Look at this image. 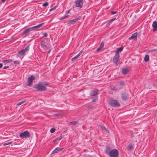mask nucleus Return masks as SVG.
Instances as JSON below:
<instances>
[{"label": "nucleus", "mask_w": 157, "mask_h": 157, "mask_svg": "<svg viewBox=\"0 0 157 157\" xmlns=\"http://www.w3.org/2000/svg\"><path fill=\"white\" fill-rule=\"evenodd\" d=\"M134 148L132 144H129L128 147H127V150L128 151H131Z\"/></svg>", "instance_id": "nucleus-19"}, {"label": "nucleus", "mask_w": 157, "mask_h": 157, "mask_svg": "<svg viewBox=\"0 0 157 157\" xmlns=\"http://www.w3.org/2000/svg\"><path fill=\"white\" fill-rule=\"evenodd\" d=\"M92 101L93 102H94L95 101V100L93 99V100Z\"/></svg>", "instance_id": "nucleus-52"}, {"label": "nucleus", "mask_w": 157, "mask_h": 157, "mask_svg": "<svg viewBox=\"0 0 157 157\" xmlns=\"http://www.w3.org/2000/svg\"><path fill=\"white\" fill-rule=\"evenodd\" d=\"M14 64L16 65H18L20 63V61L17 60V61H13Z\"/></svg>", "instance_id": "nucleus-28"}, {"label": "nucleus", "mask_w": 157, "mask_h": 157, "mask_svg": "<svg viewBox=\"0 0 157 157\" xmlns=\"http://www.w3.org/2000/svg\"><path fill=\"white\" fill-rule=\"evenodd\" d=\"M149 55H146L145 56L144 60L145 62H147L149 60Z\"/></svg>", "instance_id": "nucleus-21"}, {"label": "nucleus", "mask_w": 157, "mask_h": 157, "mask_svg": "<svg viewBox=\"0 0 157 157\" xmlns=\"http://www.w3.org/2000/svg\"><path fill=\"white\" fill-rule=\"evenodd\" d=\"M29 45H28L27 46H26L25 49H23V50H24V51L25 52H26L28 51L29 49Z\"/></svg>", "instance_id": "nucleus-25"}, {"label": "nucleus", "mask_w": 157, "mask_h": 157, "mask_svg": "<svg viewBox=\"0 0 157 157\" xmlns=\"http://www.w3.org/2000/svg\"><path fill=\"white\" fill-rule=\"evenodd\" d=\"M49 83L47 82H40L34 85L33 87L39 91H44L46 90V86Z\"/></svg>", "instance_id": "nucleus-2"}, {"label": "nucleus", "mask_w": 157, "mask_h": 157, "mask_svg": "<svg viewBox=\"0 0 157 157\" xmlns=\"http://www.w3.org/2000/svg\"><path fill=\"white\" fill-rule=\"evenodd\" d=\"M17 57H18V55H17Z\"/></svg>", "instance_id": "nucleus-53"}, {"label": "nucleus", "mask_w": 157, "mask_h": 157, "mask_svg": "<svg viewBox=\"0 0 157 157\" xmlns=\"http://www.w3.org/2000/svg\"><path fill=\"white\" fill-rule=\"evenodd\" d=\"M157 51V50L155 49H153L151 50V51L150 52H155V51Z\"/></svg>", "instance_id": "nucleus-41"}, {"label": "nucleus", "mask_w": 157, "mask_h": 157, "mask_svg": "<svg viewBox=\"0 0 157 157\" xmlns=\"http://www.w3.org/2000/svg\"><path fill=\"white\" fill-rule=\"evenodd\" d=\"M117 85L119 87L118 88L120 90V89L122 88L124 86L125 83L124 82L122 81H121L117 82Z\"/></svg>", "instance_id": "nucleus-11"}, {"label": "nucleus", "mask_w": 157, "mask_h": 157, "mask_svg": "<svg viewBox=\"0 0 157 157\" xmlns=\"http://www.w3.org/2000/svg\"><path fill=\"white\" fill-rule=\"evenodd\" d=\"M35 78L33 75H31L30 77H29L28 78V83L27 84V86H30L33 83V81L35 80Z\"/></svg>", "instance_id": "nucleus-6"}, {"label": "nucleus", "mask_w": 157, "mask_h": 157, "mask_svg": "<svg viewBox=\"0 0 157 157\" xmlns=\"http://www.w3.org/2000/svg\"><path fill=\"white\" fill-rule=\"evenodd\" d=\"M156 81H157V79H156Z\"/></svg>", "instance_id": "nucleus-54"}, {"label": "nucleus", "mask_w": 157, "mask_h": 157, "mask_svg": "<svg viewBox=\"0 0 157 157\" xmlns=\"http://www.w3.org/2000/svg\"><path fill=\"white\" fill-rule=\"evenodd\" d=\"M156 19L157 20V18H156Z\"/></svg>", "instance_id": "nucleus-55"}, {"label": "nucleus", "mask_w": 157, "mask_h": 157, "mask_svg": "<svg viewBox=\"0 0 157 157\" xmlns=\"http://www.w3.org/2000/svg\"><path fill=\"white\" fill-rule=\"evenodd\" d=\"M56 6H55L53 8H52L49 11H52V10H54L56 8Z\"/></svg>", "instance_id": "nucleus-37"}, {"label": "nucleus", "mask_w": 157, "mask_h": 157, "mask_svg": "<svg viewBox=\"0 0 157 157\" xmlns=\"http://www.w3.org/2000/svg\"><path fill=\"white\" fill-rule=\"evenodd\" d=\"M5 0H2V2H5Z\"/></svg>", "instance_id": "nucleus-49"}, {"label": "nucleus", "mask_w": 157, "mask_h": 157, "mask_svg": "<svg viewBox=\"0 0 157 157\" xmlns=\"http://www.w3.org/2000/svg\"><path fill=\"white\" fill-rule=\"evenodd\" d=\"M111 89L112 90L114 91L118 90H119L118 88H117L115 86L111 87Z\"/></svg>", "instance_id": "nucleus-22"}, {"label": "nucleus", "mask_w": 157, "mask_h": 157, "mask_svg": "<svg viewBox=\"0 0 157 157\" xmlns=\"http://www.w3.org/2000/svg\"><path fill=\"white\" fill-rule=\"evenodd\" d=\"M78 123V122L76 121H74L72 122H70V124L71 125H76Z\"/></svg>", "instance_id": "nucleus-27"}, {"label": "nucleus", "mask_w": 157, "mask_h": 157, "mask_svg": "<svg viewBox=\"0 0 157 157\" xmlns=\"http://www.w3.org/2000/svg\"><path fill=\"white\" fill-rule=\"evenodd\" d=\"M12 61V60L11 59H6L3 61V63H10Z\"/></svg>", "instance_id": "nucleus-24"}, {"label": "nucleus", "mask_w": 157, "mask_h": 157, "mask_svg": "<svg viewBox=\"0 0 157 157\" xmlns=\"http://www.w3.org/2000/svg\"><path fill=\"white\" fill-rule=\"evenodd\" d=\"M80 18V17H78L76 18L75 19H73L68 21V22L67 23V24L69 25H74L77 21L79 20Z\"/></svg>", "instance_id": "nucleus-10"}, {"label": "nucleus", "mask_w": 157, "mask_h": 157, "mask_svg": "<svg viewBox=\"0 0 157 157\" xmlns=\"http://www.w3.org/2000/svg\"><path fill=\"white\" fill-rule=\"evenodd\" d=\"M105 154L109 155L110 157H118L119 152L118 150L116 149H112L109 147H107L105 151Z\"/></svg>", "instance_id": "nucleus-1"}, {"label": "nucleus", "mask_w": 157, "mask_h": 157, "mask_svg": "<svg viewBox=\"0 0 157 157\" xmlns=\"http://www.w3.org/2000/svg\"><path fill=\"white\" fill-rule=\"evenodd\" d=\"M9 67V66H5L3 68V69H6L8 68Z\"/></svg>", "instance_id": "nucleus-40"}, {"label": "nucleus", "mask_w": 157, "mask_h": 157, "mask_svg": "<svg viewBox=\"0 0 157 157\" xmlns=\"http://www.w3.org/2000/svg\"><path fill=\"white\" fill-rule=\"evenodd\" d=\"M12 142H9L6 143H4L3 144V146H5V145H9V144H12Z\"/></svg>", "instance_id": "nucleus-33"}, {"label": "nucleus", "mask_w": 157, "mask_h": 157, "mask_svg": "<svg viewBox=\"0 0 157 157\" xmlns=\"http://www.w3.org/2000/svg\"><path fill=\"white\" fill-rule=\"evenodd\" d=\"M152 26L153 28V31L154 32L156 31L157 30V22L156 21L153 22Z\"/></svg>", "instance_id": "nucleus-14"}, {"label": "nucleus", "mask_w": 157, "mask_h": 157, "mask_svg": "<svg viewBox=\"0 0 157 157\" xmlns=\"http://www.w3.org/2000/svg\"><path fill=\"white\" fill-rule=\"evenodd\" d=\"M82 51H81L78 54H79V55H80L82 54Z\"/></svg>", "instance_id": "nucleus-46"}, {"label": "nucleus", "mask_w": 157, "mask_h": 157, "mask_svg": "<svg viewBox=\"0 0 157 157\" xmlns=\"http://www.w3.org/2000/svg\"><path fill=\"white\" fill-rule=\"evenodd\" d=\"M48 5V2H46L44 3L43 5L42 6H47Z\"/></svg>", "instance_id": "nucleus-32"}, {"label": "nucleus", "mask_w": 157, "mask_h": 157, "mask_svg": "<svg viewBox=\"0 0 157 157\" xmlns=\"http://www.w3.org/2000/svg\"><path fill=\"white\" fill-rule=\"evenodd\" d=\"M98 92V90H92L90 92V94L91 96H95L97 95Z\"/></svg>", "instance_id": "nucleus-15"}, {"label": "nucleus", "mask_w": 157, "mask_h": 157, "mask_svg": "<svg viewBox=\"0 0 157 157\" xmlns=\"http://www.w3.org/2000/svg\"><path fill=\"white\" fill-rule=\"evenodd\" d=\"M55 129L54 128H52L50 130V132L51 133H53L55 131Z\"/></svg>", "instance_id": "nucleus-30"}, {"label": "nucleus", "mask_w": 157, "mask_h": 157, "mask_svg": "<svg viewBox=\"0 0 157 157\" xmlns=\"http://www.w3.org/2000/svg\"><path fill=\"white\" fill-rule=\"evenodd\" d=\"M76 56H77L78 57L80 55H79V54H78Z\"/></svg>", "instance_id": "nucleus-50"}, {"label": "nucleus", "mask_w": 157, "mask_h": 157, "mask_svg": "<svg viewBox=\"0 0 157 157\" xmlns=\"http://www.w3.org/2000/svg\"><path fill=\"white\" fill-rule=\"evenodd\" d=\"M115 19H116L115 18H113L110 20L109 21V23H110V22H112L113 21L115 20Z\"/></svg>", "instance_id": "nucleus-39"}, {"label": "nucleus", "mask_w": 157, "mask_h": 157, "mask_svg": "<svg viewBox=\"0 0 157 157\" xmlns=\"http://www.w3.org/2000/svg\"><path fill=\"white\" fill-rule=\"evenodd\" d=\"M123 47L121 46L120 48H118L116 52V54L119 53V52H121L123 49Z\"/></svg>", "instance_id": "nucleus-18"}, {"label": "nucleus", "mask_w": 157, "mask_h": 157, "mask_svg": "<svg viewBox=\"0 0 157 157\" xmlns=\"http://www.w3.org/2000/svg\"><path fill=\"white\" fill-rule=\"evenodd\" d=\"M46 40V39H45L44 40H42L40 43L41 47L45 50L49 48V47L47 46L45 42V40Z\"/></svg>", "instance_id": "nucleus-8"}, {"label": "nucleus", "mask_w": 157, "mask_h": 157, "mask_svg": "<svg viewBox=\"0 0 157 157\" xmlns=\"http://www.w3.org/2000/svg\"><path fill=\"white\" fill-rule=\"evenodd\" d=\"M68 16V15L64 16H63V17L60 18V20H63V19H65V18H67Z\"/></svg>", "instance_id": "nucleus-34"}, {"label": "nucleus", "mask_w": 157, "mask_h": 157, "mask_svg": "<svg viewBox=\"0 0 157 157\" xmlns=\"http://www.w3.org/2000/svg\"><path fill=\"white\" fill-rule=\"evenodd\" d=\"M2 66H3L2 64V63H0V68L2 67Z\"/></svg>", "instance_id": "nucleus-43"}, {"label": "nucleus", "mask_w": 157, "mask_h": 157, "mask_svg": "<svg viewBox=\"0 0 157 157\" xmlns=\"http://www.w3.org/2000/svg\"><path fill=\"white\" fill-rule=\"evenodd\" d=\"M59 115V114H55L54 115H55V116H58Z\"/></svg>", "instance_id": "nucleus-47"}, {"label": "nucleus", "mask_w": 157, "mask_h": 157, "mask_svg": "<svg viewBox=\"0 0 157 157\" xmlns=\"http://www.w3.org/2000/svg\"><path fill=\"white\" fill-rule=\"evenodd\" d=\"M137 32H136V33H133L132 35V36L129 38V39L131 40L132 39L135 38L136 37V36H137Z\"/></svg>", "instance_id": "nucleus-17"}, {"label": "nucleus", "mask_w": 157, "mask_h": 157, "mask_svg": "<svg viewBox=\"0 0 157 157\" xmlns=\"http://www.w3.org/2000/svg\"><path fill=\"white\" fill-rule=\"evenodd\" d=\"M62 138V136H60L59 137H57V138H56V140H60Z\"/></svg>", "instance_id": "nucleus-38"}, {"label": "nucleus", "mask_w": 157, "mask_h": 157, "mask_svg": "<svg viewBox=\"0 0 157 157\" xmlns=\"http://www.w3.org/2000/svg\"><path fill=\"white\" fill-rule=\"evenodd\" d=\"M57 140H56V138L53 141V142H55Z\"/></svg>", "instance_id": "nucleus-48"}, {"label": "nucleus", "mask_w": 157, "mask_h": 157, "mask_svg": "<svg viewBox=\"0 0 157 157\" xmlns=\"http://www.w3.org/2000/svg\"><path fill=\"white\" fill-rule=\"evenodd\" d=\"M25 52L24 51V50L22 49L18 53L19 54H20L21 55H23L25 53Z\"/></svg>", "instance_id": "nucleus-23"}, {"label": "nucleus", "mask_w": 157, "mask_h": 157, "mask_svg": "<svg viewBox=\"0 0 157 157\" xmlns=\"http://www.w3.org/2000/svg\"><path fill=\"white\" fill-rule=\"evenodd\" d=\"M32 30H33L32 27L28 28L24 30L23 33V35L27 34Z\"/></svg>", "instance_id": "nucleus-13"}, {"label": "nucleus", "mask_w": 157, "mask_h": 157, "mask_svg": "<svg viewBox=\"0 0 157 157\" xmlns=\"http://www.w3.org/2000/svg\"><path fill=\"white\" fill-rule=\"evenodd\" d=\"M44 24V23H41L39 25L34 26L33 27H32L33 30L38 29L41 27Z\"/></svg>", "instance_id": "nucleus-16"}, {"label": "nucleus", "mask_w": 157, "mask_h": 157, "mask_svg": "<svg viewBox=\"0 0 157 157\" xmlns=\"http://www.w3.org/2000/svg\"><path fill=\"white\" fill-rule=\"evenodd\" d=\"M120 56L119 53L116 54L115 56L113 57V63L116 64V65H117L118 64V60Z\"/></svg>", "instance_id": "nucleus-7"}, {"label": "nucleus", "mask_w": 157, "mask_h": 157, "mask_svg": "<svg viewBox=\"0 0 157 157\" xmlns=\"http://www.w3.org/2000/svg\"><path fill=\"white\" fill-rule=\"evenodd\" d=\"M129 71L127 69H123L122 70V73L123 75H126L128 73Z\"/></svg>", "instance_id": "nucleus-20"}, {"label": "nucleus", "mask_w": 157, "mask_h": 157, "mask_svg": "<svg viewBox=\"0 0 157 157\" xmlns=\"http://www.w3.org/2000/svg\"><path fill=\"white\" fill-rule=\"evenodd\" d=\"M25 101H21L17 103V105H20L24 103H25Z\"/></svg>", "instance_id": "nucleus-26"}, {"label": "nucleus", "mask_w": 157, "mask_h": 157, "mask_svg": "<svg viewBox=\"0 0 157 157\" xmlns=\"http://www.w3.org/2000/svg\"><path fill=\"white\" fill-rule=\"evenodd\" d=\"M101 49L100 48H98L97 49V52H98L99 51V50L100 49Z\"/></svg>", "instance_id": "nucleus-45"}, {"label": "nucleus", "mask_w": 157, "mask_h": 157, "mask_svg": "<svg viewBox=\"0 0 157 157\" xmlns=\"http://www.w3.org/2000/svg\"><path fill=\"white\" fill-rule=\"evenodd\" d=\"M78 58V57L77 56H76L71 59V60L72 61H74L75 59H77Z\"/></svg>", "instance_id": "nucleus-31"}, {"label": "nucleus", "mask_w": 157, "mask_h": 157, "mask_svg": "<svg viewBox=\"0 0 157 157\" xmlns=\"http://www.w3.org/2000/svg\"><path fill=\"white\" fill-rule=\"evenodd\" d=\"M42 34L44 35V36L47 37L48 36V34L46 33H43Z\"/></svg>", "instance_id": "nucleus-36"}, {"label": "nucleus", "mask_w": 157, "mask_h": 157, "mask_svg": "<svg viewBox=\"0 0 157 157\" xmlns=\"http://www.w3.org/2000/svg\"><path fill=\"white\" fill-rule=\"evenodd\" d=\"M83 0H76L75 2V6L81 8L83 6Z\"/></svg>", "instance_id": "nucleus-5"}, {"label": "nucleus", "mask_w": 157, "mask_h": 157, "mask_svg": "<svg viewBox=\"0 0 157 157\" xmlns=\"http://www.w3.org/2000/svg\"><path fill=\"white\" fill-rule=\"evenodd\" d=\"M122 99L124 100H127L128 98V94L125 92H123L121 94Z\"/></svg>", "instance_id": "nucleus-9"}, {"label": "nucleus", "mask_w": 157, "mask_h": 157, "mask_svg": "<svg viewBox=\"0 0 157 157\" xmlns=\"http://www.w3.org/2000/svg\"><path fill=\"white\" fill-rule=\"evenodd\" d=\"M104 45V43L103 42H101V43L99 48L101 49L103 48Z\"/></svg>", "instance_id": "nucleus-29"}, {"label": "nucleus", "mask_w": 157, "mask_h": 157, "mask_svg": "<svg viewBox=\"0 0 157 157\" xmlns=\"http://www.w3.org/2000/svg\"><path fill=\"white\" fill-rule=\"evenodd\" d=\"M104 129L108 133H109V131L108 130L105 128H104Z\"/></svg>", "instance_id": "nucleus-42"}, {"label": "nucleus", "mask_w": 157, "mask_h": 157, "mask_svg": "<svg viewBox=\"0 0 157 157\" xmlns=\"http://www.w3.org/2000/svg\"><path fill=\"white\" fill-rule=\"evenodd\" d=\"M117 13H118V12L117 11H111V14L113 15L117 14Z\"/></svg>", "instance_id": "nucleus-35"}, {"label": "nucleus", "mask_w": 157, "mask_h": 157, "mask_svg": "<svg viewBox=\"0 0 157 157\" xmlns=\"http://www.w3.org/2000/svg\"><path fill=\"white\" fill-rule=\"evenodd\" d=\"M109 104L113 107H117L120 106V104L116 100H111L109 101Z\"/></svg>", "instance_id": "nucleus-4"}, {"label": "nucleus", "mask_w": 157, "mask_h": 157, "mask_svg": "<svg viewBox=\"0 0 157 157\" xmlns=\"http://www.w3.org/2000/svg\"><path fill=\"white\" fill-rule=\"evenodd\" d=\"M50 51H51V50H50L48 52V53H49L50 52Z\"/></svg>", "instance_id": "nucleus-51"}, {"label": "nucleus", "mask_w": 157, "mask_h": 157, "mask_svg": "<svg viewBox=\"0 0 157 157\" xmlns=\"http://www.w3.org/2000/svg\"><path fill=\"white\" fill-rule=\"evenodd\" d=\"M63 148H60L57 147L55 148L52 152L51 154L56 153H58L59 152L61 151L63 149Z\"/></svg>", "instance_id": "nucleus-12"}, {"label": "nucleus", "mask_w": 157, "mask_h": 157, "mask_svg": "<svg viewBox=\"0 0 157 157\" xmlns=\"http://www.w3.org/2000/svg\"><path fill=\"white\" fill-rule=\"evenodd\" d=\"M19 136L21 138H27L30 137V134L29 132L26 130L21 133L19 135Z\"/></svg>", "instance_id": "nucleus-3"}, {"label": "nucleus", "mask_w": 157, "mask_h": 157, "mask_svg": "<svg viewBox=\"0 0 157 157\" xmlns=\"http://www.w3.org/2000/svg\"><path fill=\"white\" fill-rule=\"evenodd\" d=\"M70 10H68L67 11H66V13H69V12H70Z\"/></svg>", "instance_id": "nucleus-44"}]
</instances>
